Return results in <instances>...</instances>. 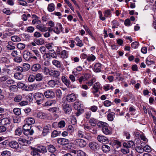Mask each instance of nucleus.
<instances>
[{
  "instance_id": "nucleus-57",
  "label": "nucleus",
  "mask_w": 156,
  "mask_h": 156,
  "mask_svg": "<svg viewBox=\"0 0 156 156\" xmlns=\"http://www.w3.org/2000/svg\"><path fill=\"white\" fill-rule=\"evenodd\" d=\"M121 151L123 154H126L129 153V150L127 148H122L121 150Z\"/></svg>"
},
{
  "instance_id": "nucleus-63",
  "label": "nucleus",
  "mask_w": 156,
  "mask_h": 156,
  "mask_svg": "<svg viewBox=\"0 0 156 156\" xmlns=\"http://www.w3.org/2000/svg\"><path fill=\"white\" fill-rule=\"evenodd\" d=\"M104 104L105 106L108 107L111 105L112 103L108 100H106L104 102Z\"/></svg>"
},
{
  "instance_id": "nucleus-50",
  "label": "nucleus",
  "mask_w": 156,
  "mask_h": 156,
  "mask_svg": "<svg viewBox=\"0 0 156 156\" xmlns=\"http://www.w3.org/2000/svg\"><path fill=\"white\" fill-rule=\"evenodd\" d=\"M136 150L137 152L140 153H142L144 151V148H143L140 146L136 147Z\"/></svg>"
},
{
  "instance_id": "nucleus-6",
  "label": "nucleus",
  "mask_w": 156,
  "mask_h": 156,
  "mask_svg": "<svg viewBox=\"0 0 156 156\" xmlns=\"http://www.w3.org/2000/svg\"><path fill=\"white\" fill-rule=\"evenodd\" d=\"M41 68V65L39 63L34 64L31 67V70L33 72H37L40 71Z\"/></svg>"
},
{
  "instance_id": "nucleus-38",
  "label": "nucleus",
  "mask_w": 156,
  "mask_h": 156,
  "mask_svg": "<svg viewBox=\"0 0 156 156\" xmlns=\"http://www.w3.org/2000/svg\"><path fill=\"white\" fill-rule=\"evenodd\" d=\"M89 122L91 126H94L97 124V120L94 118H91L89 121Z\"/></svg>"
},
{
  "instance_id": "nucleus-49",
  "label": "nucleus",
  "mask_w": 156,
  "mask_h": 156,
  "mask_svg": "<svg viewBox=\"0 0 156 156\" xmlns=\"http://www.w3.org/2000/svg\"><path fill=\"white\" fill-rule=\"evenodd\" d=\"M56 94L57 97L59 98H60L62 96V92L60 89H58L56 91Z\"/></svg>"
},
{
  "instance_id": "nucleus-1",
  "label": "nucleus",
  "mask_w": 156,
  "mask_h": 156,
  "mask_svg": "<svg viewBox=\"0 0 156 156\" xmlns=\"http://www.w3.org/2000/svg\"><path fill=\"white\" fill-rule=\"evenodd\" d=\"M97 125L102 128V131L105 135H110L112 134V129L106 123L100 121L98 123Z\"/></svg>"
},
{
  "instance_id": "nucleus-2",
  "label": "nucleus",
  "mask_w": 156,
  "mask_h": 156,
  "mask_svg": "<svg viewBox=\"0 0 156 156\" xmlns=\"http://www.w3.org/2000/svg\"><path fill=\"white\" fill-rule=\"evenodd\" d=\"M23 132L26 135H32L34 133L33 129H31V126L26 123L23 125Z\"/></svg>"
},
{
  "instance_id": "nucleus-26",
  "label": "nucleus",
  "mask_w": 156,
  "mask_h": 156,
  "mask_svg": "<svg viewBox=\"0 0 156 156\" xmlns=\"http://www.w3.org/2000/svg\"><path fill=\"white\" fill-rule=\"evenodd\" d=\"M26 123L31 126L32 124L35 123V120L32 118H28L25 119Z\"/></svg>"
},
{
  "instance_id": "nucleus-43",
  "label": "nucleus",
  "mask_w": 156,
  "mask_h": 156,
  "mask_svg": "<svg viewBox=\"0 0 156 156\" xmlns=\"http://www.w3.org/2000/svg\"><path fill=\"white\" fill-rule=\"evenodd\" d=\"M18 141L20 144L23 145H26V142H28L27 140L23 138H19Z\"/></svg>"
},
{
  "instance_id": "nucleus-59",
  "label": "nucleus",
  "mask_w": 156,
  "mask_h": 156,
  "mask_svg": "<svg viewBox=\"0 0 156 156\" xmlns=\"http://www.w3.org/2000/svg\"><path fill=\"white\" fill-rule=\"evenodd\" d=\"M139 44V43L137 41L134 42L131 44V47L134 48H136L138 47Z\"/></svg>"
},
{
  "instance_id": "nucleus-58",
  "label": "nucleus",
  "mask_w": 156,
  "mask_h": 156,
  "mask_svg": "<svg viewBox=\"0 0 156 156\" xmlns=\"http://www.w3.org/2000/svg\"><path fill=\"white\" fill-rule=\"evenodd\" d=\"M7 129L6 127L5 126L2 125L0 126V133L5 132Z\"/></svg>"
},
{
  "instance_id": "nucleus-25",
  "label": "nucleus",
  "mask_w": 156,
  "mask_h": 156,
  "mask_svg": "<svg viewBox=\"0 0 156 156\" xmlns=\"http://www.w3.org/2000/svg\"><path fill=\"white\" fill-rule=\"evenodd\" d=\"M57 81L54 80H51L48 81V86L51 88L54 87L56 85H57Z\"/></svg>"
},
{
  "instance_id": "nucleus-33",
  "label": "nucleus",
  "mask_w": 156,
  "mask_h": 156,
  "mask_svg": "<svg viewBox=\"0 0 156 156\" xmlns=\"http://www.w3.org/2000/svg\"><path fill=\"white\" fill-rule=\"evenodd\" d=\"M102 150L104 152H109L110 150V147L106 145H103L102 147Z\"/></svg>"
},
{
  "instance_id": "nucleus-27",
  "label": "nucleus",
  "mask_w": 156,
  "mask_h": 156,
  "mask_svg": "<svg viewBox=\"0 0 156 156\" xmlns=\"http://www.w3.org/2000/svg\"><path fill=\"white\" fill-rule=\"evenodd\" d=\"M36 117L41 119H44L46 117V114L42 112H38L36 114Z\"/></svg>"
},
{
  "instance_id": "nucleus-22",
  "label": "nucleus",
  "mask_w": 156,
  "mask_h": 156,
  "mask_svg": "<svg viewBox=\"0 0 156 156\" xmlns=\"http://www.w3.org/2000/svg\"><path fill=\"white\" fill-rule=\"evenodd\" d=\"M47 27L44 25L38 24L36 26V28L41 32H44L47 31Z\"/></svg>"
},
{
  "instance_id": "nucleus-28",
  "label": "nucleus",
  "mask_w": 156,
  "mask_h": 156,
  "mask_svg": "<svg viewBox=\"0 0 156 156\" xmlns=\"http://www.w3.org/2000/svg\"><path fill=\"white\" fill-rule=\"evenodd\" d=\"M14 76L16 79L18 80H21L23 78V75L20 72L15 73Z\"/></svg>"
},
{
  "instance_id": "nucleus-35",
  "label": "nucleus",
  "mask_w": 156,
  "mask_h": 156,
  "mask_svg": "<svg viewBox=\"0 0 156 156\" xmlns=\"http://www.w3.org/2000/svg\"><path fill=\"white\" fill-rule=\"evenodd\" d=\"M53 64L57 67L60 68L61 66V63L57 60H54L52 62Z\"/></svg>"
},
{
  "instance_id": "nucleus-62",
  "label": "nucleus",
  "mask_w": 156,
  "mask_h": 156,
  "mask_svg": "<svg viewBox=\"0 0 156 156\" xmlns=\"http://www.w3.org/2000/svg\"><path fill=\"white\" fill-rule=\"evenodd\" d=\"M8 142V140H5L0 143V147L3 148L5 147Z\"/></svg>"
},
{
  "instance_id": "nucleus-51",
  "label": "nucleus",
  "mask_w": 156,
  "mask_h": 156,
  "mask_svg": "<svg viewBox=\"0 0 156 156\" xmlns=\"http://www.w3.org/2000/svg\"><path fill=\"white\" fill-rule=\"evenodd\" d=\"M96 58L95 57L94 55H92L91 56H88L87 58V60L89 61H93Z\"/></svg>"
},
{
  "instance_id": "nucleus-5",
  "label": "nucleus",
  "mask_w": 156,
  "mask_h": 156,
  "mask_svg": "<svg viewBox=\"0 0 156 156\" xmlns=\"http://www.w3.org/2000/svg\"><path fill=\"white\" fill-rule=\"evenodd\" d=\"M44 96L47 98H53L55 97L54 92L51 90H48L44 93Z\"/></svg>"
},
{
  "instance_id": "nucleus-19",
  "label": "nucleus",
  "mask_w": 156,
  "mask_h": 156,
  "mask_svg": "<svg viewBox=\"0 0 156 156\" xmlns=\"http://www.w3.org/2000/svg\"><path fill=\"white\" fill-rule=\"evenodd\" d=\"M101 65L99 63H96L94 67V71L95 72H100L101 71Z\"/></svg>"
},
{
  "instance_id": "nucleus-40",
  "label": "nucleus",
  "mask_w": 156,
  "mask_h": 156,
  "mask_svg": "<svg viewBox=\"0 0 156 156\" xmlns=\"http://www.w3.org/2000/svg\"><path fill=\"white\" fill-rule=\"evenodd\" d=\"M22 98L21 95H16L14 99V101L17 102H19L22 100Z\"/></svg>"
},
{
  "instance_id": "nucleus-44",
  "label": "nucleus",
  "mask_w": 156,
  "mask_h": 156,
  "mask_svg": "<svg viewBox=\"0 0 156 156\" xmlns=\"http://www.w3.org/2000/svg\"><path fill=\"white\" fill-rule=\"evenodd\" d=\"M66 123L63 120H61L58 123V127L60 128H62L65 127Z\"/></svg>"
},
{
  "instance_id": "nucleus-14",
  "label": "nucleus",
  "mask_w": 156,
  "mask_h": 156,
  "mask_svg": "<svg viewBox=\"0 0 156 156\" xmlns=\"http://www.w3.org/2000/svg\"><path fill=\"white\" fill-rule=\"evenodd\" d=\"M10 123V120L9 119L7 118H4L0 120V124L6 126L9 125Z\"/></svg>"
},
{
  "instance_id": "nucleus-60",
  "label": "nucleus",
  "mask_w": 156,
  "mask_h": 156,
  "mask_svg": "<svg viewBox=\"0 0 156 156\" xmlns=\"http://www.w3.org/2000/svg\"><path fill=\"white\" fill-rule=\"evenodd\" d=\"M144 151L147 152H150L151 151V147L149 146H146L144 147Z\"/></svg>"
},
{
  "instance_id": "nucleus-37",
  "label": "nucleus",
  "mask_w": 156,
  "mask_h": 156,
  "mask_svg": "<svg viewBox=\"0 0 156 156\" xmlns=\"http://www.w3.org/2000/svg\"><path fill=\"white\" fill-rule=\"evenodd\" d=\"M48 53L51 57L54 58H56L57 57L56 54L53 50H50Z\"/></svg>"
},
{
  "instance_id": "nucleus-34",
  "label": "nucleus",
  "mask_w": 156,
  "mask_h": 156,
  "mask_svg": "<svg viewBox=\"0 0 156 156\" xmlns=\"http://www.w3.org/2000/svg\"><path fill=\"white\" fill-rule=\"evenodd\" d=\"M75 41L76 42V44L77 46L81 47L83 45L82 41L78 37H76L75 38Z\"/></svg>"
},
{
  "instance_id": "nucleus-53",
  "label": "nucleus",
  "mask_w": 156,
  "mask_h": 156,
  "mask_svg": "<svg viewBox=\"0 0 156 156\" xmlns=\"http://www.w3.org/2000/svg\"><path fill=\"white\" fill-rule=\"evenodd\" d=\"M89 109L92 112H96L98 109V107L95 105H93L91 106L89 108Z\"/></svg>"
},
{
  "instance_id": "nucleus-18",
  "label": "nucleus",
  "mask_w": 156,
  "mask_h": 156,
  "mask_svg": "<svg viewBox=\"0 0 156 156\" xmlns=\"http://www.w3.org/2000/svg\"><path fill=\"white\" fill-rule=\"evenodd\" d=\"M89 146L90 147L92 150H94L98 149L99 148V146L98 144L96 142H94L90 143Z\"/></svg>"
},
{
  "instance_id": "nucleus-17",
  "label": "nucleus",
  "mask_w": 156,
  "mask_h": 156,
  "mask_svg": "<svg viewBox=\"0 0 156 156\" xmlns=\"http://www.w3.org/2000/svg\"><path fill=\"white\" fill-rule=\"evenodd\" d=\"M6 47L8 50H13L16 48L14 46V44L11 41H8Z\"/></svg>"
},
{
  "instance_id": "nucleus-15",
  "label": "nucleus",
  "mask_w": 156,
  "mask_h": 156,
  "mask_svg": "<svg viewBox=\"0 0 156 156\" xmlns=\"http://www.w3.org/2000/svg\"><path fill=\"white\" fill-rule=\"evenodd\" d=\"M63 109L65 113L69 114L72 111L71 106L68 104L64 105L63 106Z\"/></svg>"
},
{
  "instance_id": "nucleus-23",
  "label": "nucleus",
  "mask_w": 156,
  "mask_h": 156,
  "mask_svg": "<svg viewBox=\"0 0 156 156\" xmlns=\"http://www.w3.org/2000/svg\"><path fill=\"white\" fill-rule=\"evenodd\" d=\"M47 148L48 151L51 153H54L56 150V148L54 145L52 144L47 145Z\"/></svg>"
},
{
  "instance_id": "nucleus-61",
  "label": "nucleus",
  "mask_w": 156,
  "mask_h": 156,
  "mask_svg": "<svg viewBox=\"0 0 156 156\" xmlns=\"http://www.w3.org/2000/svg\"><path fill=\"white\" fill-rule=\"evenodd\" d=\"M40 50L42 53L44 54L46 52V49L45 47L42 46L40 48Z\"/></svg>"
},
{
  "instance_id": "nucleus-4",
  "label": "nucleus",
  "mask_w": 156,
  "mask_h": 156,
  "mask_svg": "<svg viewBox=\"0 0 156 156\" xmlns=\"http://www.w3.org/2000/svg\"><path fill=\"white\" fill-rule=\"evenodd\" d=\"M74 142L76 146L81 148L85 147L87 145L86 141L80 138L76 139Z\"/></svg>"
},
{
  "instance_id": "nucleus-7",
  "label": "nucleus",
  "mask_w": 156,
  "mask_h": 156,
  "mask_svg": "<svg viewBox=\"0 0 156 156\" xmlns=\"http://www.w3.org/2000/svg\"><path fill=\"white\" fill-rule=\"evenodd\" d=\"M8 146L12 148L17 149L19 147V144L15 140H12L9 142Z\"/></svg>"
},
{
  "instance_id": "nucleus-9",
  "label": "nucleus",
  "mask_w": 156,
  "mask_h": 156,
  "mask_svg": "<svg viewBox=\"0 0 156 156\" xmlns=\"http://www.w3.org/2000/svg\"><path fill=\"white\" fill-rule=\"evenodd\" d=\"M57 143L62 145H64L69 143V140L67 139L63 138H59L57 140Z\"/></svg>"
},
{
  "instance_id": "nucleus-54",
  "label": "nucleus",
  "mask_w": 156,
  "mask_h": 156,
  "mask_svg": "<svg viewBox=\"0 0 156 156\" xmlns=\"http://www.w3.org/2000/svg\"><path fill=\"white\" fill-rule=\"evenodd\" d=\"M61 132H59V133L56 130H54L51 134V137H55L57 136Z\"/></svg>"
},
{
  "instance_id": "nucleus-10",
  "label": "nucleus",
  "mask_w": 156,
  "mask_h": 156,
  "mask_svg": "<svg viewBox=\"0 0 156 156\" xmlns=\"http://www.w3.org/2000/svg\"><path fill=\"white\" fill-rule=\"evenodd\" d=\"M23 55L24 59L26 61L29 60L33 56L31 52L27 51H25L23 52Z\"/></svg>"
},
{
  "instance_id": "nucleus-13",
  "label": "nucleus",
  "mask_w": 156,
  "mask_h": 156,
  "mask_svg": "<svg viewBox=\"0 0 156 156\" xmlns=\"http://www.w3.org/2000/svg\"><path fill=\"white\" fill-rule=\"evenodd\" d=\"M49 74L51 76L58 78L60 75V73L58 71L52 69L49 71Z\"/></svg>"
},
{
  "instance_id": "nucleus-29",
  "label": "nucleus",
  "mask_w": 156,
  "mask_h": 156,
  "mask_svg": "<svg viewBox=\"0 0 156 156\" xmlns=\"http://www.w3.org/2000/svg\"><path fill=\"white\" fill-rule=\"evenodd\" d=\"M34 41L38 45H41L44 43V41L43 38L36 39L34 40Z\"/></svg>"
},
{
  "instance_id": "nucleus-24",
  "label": "nucleus",
  "mask_w": 156,
  "mask_h": 156,
  "mask_svg": "<svg viewBox=\"0 0 156 156\" xmlns=\"http://www.w3.org/2000/svg\"><path fill=\"white\" fill-rule=\"evenodd\" d=\"M35 80L37 81L40 82L42 80L43 76L40 73H37L34 75Z\"/></svg>"
},
{
  "instance_id": "nucleus-21",
  "label": "nucleus",
  "mask_w": 156,
  "mask_h": 156,
  "mask_svg": "<svg viewBox=\"0 0 156 156\" xmlns=\"http://www.w3.org/2000/svg\"><path fill=\"white\" fill-rule=\"evenodd\" d=\"M100 85L99 82H97L94 83L93 86V87L94 90V91H93V93L95 94L98 92L99 89L100 88Z\"/></svg>"
},
{
  "instance_id": "nucleus-55",
  "label": "nucleus",
  "mask_w": 156,
  "mask_h": 156,
  "mask_svg": "<svg viewBox=\"0 0 156 156\" xmlns=\"http://www.w3.org/2000/svg\"><path fill=\"white\" fill-rule=\"evenodd\" d=\"M35 78L34 75H31L29 76L28 80L29 82H33L35 80Z\"/></svg>"
},
{
  "instance_id": "nucleus-52",
  "label": "nucleus",
  "mask_w": 156,
  "mask_h": 156,
  "mask_svg": "<svg viewBox=\"0 0 156 156\" xmlns=\"http://www.w3.org/2000/svg\"><path fill=\"white\" fill-rule=\"evenodd\" d=\"M49 129L48 126H45L44 128L42 133L44 136H45L47 135Z\"/></svg>"
},
{
  "instance_id": "nucleus-46",
  "label": "nucleus",
  "mask_w": 156,
  "mask_h": 156,
  "mask_svg": "<svg viewBox=\"0 0 156 156\" xmlns=\"http://www.w3.org/2000/svg\"><path fill=\"white\" fill-rule=\"evenodd\" d=\"M14 114L17 115H19L21 114L20 109L18 108H15L13 110Z\"/></svg>"
},
{
  "instance_id": "nucleus-32",
  "label": "nucleus",
  "mask_w": 156,
  "mask_h": 156,
  "mask_svg": "<svg viewBox=\"0 0 156 156\" xmlns=\"http://www.w3.org/2000/svg\"><path fill=\"white\" fill-rule=\"evenodd\" d=\"M23 68L24 72L28 71L30 69V65L28 63H24L23 65Z\"/></svg>"
},
{
  "instance_id": "nucleus-20",
  "label": "nucleus",
  "mask_w": 156,
  "mask_h": 156,
  "mask_svg": "<svg viewBox=\"0 0 156 156\" xmlns=\"http://www.w3.org/2000/svg\"><path fill=\"white\" fill-rule=\"evenodd\" d=\"M62 82L68 87L69 86L70 84V82L69 80L67 79L65 76H62L61 78Z\"/></svg>"
},
{
  "instance_id": "nucleus-41",
  "label": "nucleus",
  "mask_w": 156,
  "mask_h": 156,
  "mask_svg": "<svg viewBox=\"0 0 156 156\" xmlns=\"http://www.w3.org/2000/svg\"><path fill=\"white\" fill-rule=\"evenodd\" d=\"M68 55L67 54V51L64 50L62 51L61 53V57L63 58H66L68 57Z\"/></svg>"
},
{
  "instance_id": "nucleus-45",
  "label": "nucleus",
  "mask_w": 156,
  "mask_h": 156,
  "mask_svg": "<svg viewBox=\"0 0 156 156\" xmlns=\"http://www.w3.org/2000/svg\"><path fill=\"white\" fill-rule=\"evenodd\" d=\"M9 90L14 92H16L18 90L17 86L16 85L11 86L9 87Z\"/></svg>"
},
{
  "instance_id": "nucleus-39",
  "label": "nucleus",
  "mask_w": 156,
  "mask_h": 156,
  "mask_svg": "<svg viewBox=\"0 0 156 156\" xmlns=\"http://www.w3.org/2000/svg\"><path fill=\"white\" fill-rule=\"evenodd\" d=\"M1 155L2 156H11L12 154L10 151H5L1 153Z\"/></svg>"
},
{
  "instance_id": "nucleus-8",
  "label": "nucleus",
  "mask_w": 156,
  "mask_h": 156,
  "mask_svg": "<svg viewBox=\"0 0 156 156\" xmlns=\"http://www.w3.org/2000/svg\"><path fill=\"white\" fill-rule=\"evenodd\" d=\"M55 33L57 34H59L60 33L61 31L64 33V32L63 31L62 27V25L59 23H57L56 25V26L54 28Z\"/></svg>"
},
{
  "instance_id": "nucleus-64",
  "label": "nucleus",
  "mask_w": 156,
  "mask_h": 156,
  "mask_svg": "<svg viewBox=\"0 0 156 156\" xmlns=\"http://www.w3.org/2000/svg\"><path fill=\"white\" fill-rule=\"evenodd\" d=\"M77 156H86L85 153L81 150L78 151Z\"/></svg>"
},
{
  "instance_id": "nucleus-11",
  "label": "nucleus",
  "mask_w": 156,
  "mask_h": 156,
  "mask_svg": "<svg viewBox=\"0 0 156 156\" xmlns=\"http://www.w3.org/2000/svg\"><path fill=\"white\" fill-rule=\"evenodd\" d=\"M97 139L99 142L102 143H107L108 142V138L106 137L101 135H99L98 136Z\"/></svg>"
},
{
  "instance_id": "nucleus-42",
  "label": "nucleus",
  "mask_w": 156,
  "mask_h": 156,
  "mask_svg": "<svg viewBox=\"0 0 156 156\" xmlns=\"http://www.w3.org/2000/svg\"><path fill=\"white\" fill-rule=\"evenodd\" d=\"M16 46L19 49L23 50L24 49L25 47V44L23 43H20L17 44Z\"/></svg>"
},
{
  "instance_id": "nucleus-16",
  "label": "nucleus",
  "mask_w": 156,
  "mask_h": 156,
  "mask_svg": "<svg viewBox=\"0 0 156 156\" xmlns=\"http://www.w3.org/2000/svg\"><path fill=\"white\" fill-rule=\"evenodd\" d=\"M37 150L40 153L42 154L45 153L47 152V150L45 146L40 145L37 146L36 148Z\"/></svg>"
},
{
  "instance_id": "nucleus-12",
  "label": "nucleus",
  "mask_w": 156,
  "mask_h": 156,
  "mask_svg": "<svg viewBox=\"0 0 156 156\" xmlns=\"http://www.w3.org/2000/svg\"><path fill=\"white\" fill-rule=\"evenodd\" d=\"M76 97L75 94L73 93L68 94L66 97L67 101L69 102H73L75 101Z\"/></svg>"
},
{
  "instance_id": "nucleus-31",
  "label": "nucleus",
  "mask_w": 156,
  "mask_h": 156,
  "mask_svg": "<svg viewBox=\"0 0 156 156\" xmlns=\"http://www.w3.org/2000/svg\"><path fill=\"white\" fill-rule=\"evenodd\" d=\"M11 40L14 42H20L21 41V39L17 36L14 35L11 37Z\"/></svg>"
},
{
  "instance_id": "nucleus-30",
  "label": "nucleus",
  "mask_w": 156,
  "mask_h": 156,
  "mask_svg": "<svg viewBox=\"0 0 156 156\" xmlns=\"http://www.w3.org/2000/svg\"><path fill=\"white\" fill-rule=\"evenodd\" d=\"M115 113L113 112L109 113L107 115V118L108 120L110 121H112L115 118Z\"/></svg>"
},
{
  "instance_id": "nucleus-3",
  "label": "nucleus",
  "mask_w": 156,
  "mask_h": 156,
  "mask_svg": "<svg viewBox=\"0 0 156 156\" xmlns=\"http://www.w3.org/2000/svg\"><path fill=\"white\" fill-rule=\"evenodd\" d=\"M34 98L37 103L39 105L41 104L44 99V95L42 93L37 92L34 94Z\"/></svg>"
},
{
  "instance_id": "nucleus-48",
  "label": "nucleus",
  "mask_w": 156,
  "mask_h": 156,
  "mask_svg": "<svg viewBox=\"0 0 156 156\" xmlns=\"http://www.w3.org/2000/svg\"><path fill=\"white\" fill-rule=\"evenodd\" d=\"M77 135L79 138H83L84 136L83 132L80 130H79L77 131Z\"/></svg>"
},
{
  "instance_id": "nucleus-36",
  "label": "nucleus",
  "mask_w": 156,
  "mask_h": 156,
  "mask_svg": "<svg viewBox=\"0 0 156 156\" xmlns=\"http://www.w3.org/2000/svg\"><path fill=\"white\" fill-rule=\"evenodd\" d=\"M36 148H34L31 152V154L34 156H41V155Z\"/></svg>"
},
{
  "instance_id": "nucleus-56",
  "label": "nucleus",
  "mask_w": 156,
  "mask_h": 156,
  "mask_svg": "<svg viewBox=\"0 0 156 156\" xmlns=\"http://www.w3.org/2000/svg\"><path fill=\"white\" fill-rule=\"evenodd\" d=\"M14 60L17 63H20L22 61V59L21 57L19 56H16L14 58Z\"/></svg>"
},
{
  "instance_id": "nucleus-47",
  "label": "nucleus",
  "mask_w": 156,
  "mask_h": 156,
  "mask_svg": "<svg viewBox=\"0 0 156 156\" xmlns=\"http://www.w3.org/2000/svg\"><path fill=\"white\" fill-rule=\"evenodd\" d=\"M49 111L53 112L58 113L59 112V109L58 108L54 107L49 109Z\"/></svg>"
}]
</instances>
